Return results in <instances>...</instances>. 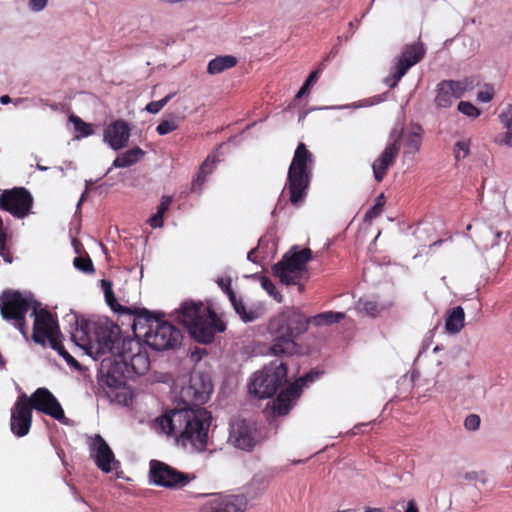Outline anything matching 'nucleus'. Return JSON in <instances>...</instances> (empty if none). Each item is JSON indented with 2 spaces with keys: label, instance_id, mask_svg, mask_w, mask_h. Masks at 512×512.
I'll list each match as a JSON object with an SVG mask.
<instances>
[{
  "label": "nucleus",
  "instance_id": "26",
  "mask_svg": "<svg viewBox=\"0 0 512 512\" xmlns=\"http://www.w3.org/2000/svg\"><path fill=\"white\" fill-rule=\"evenodd\" d=\"M465 326V312L461 306L447 310L445 329L450 334L459 333Z\"/></svg>",
  "mask_w": 512,
  "mask_h": 512
},
{
  "label": "nucleus",
  "instance_id": "24",
  "mask_svg": "<svg viewBox=\"0 0 512 512\" xmlns=\"http://www.w3.org/2000/svg\"><path fill=\"white\" fill-rule=\"evenodd\" d=\"M425 53V48L421 43L406 44L396 63L401 68L400 74H406L412 66L424 58Z\"/></svg>",
  "mask_w": 512,
  "mask_h": 512
},
{
  "label": "nucleus",
  "instance_id": "61",
  "mask_svg": "<svg viewBox=\"0 0 512 512\" xmlns=\"http://www.w3.org/2000/svg\"><path fill=\"white\" fill-rule=\"evenodd\" d=\"M405 512H419L416 503L414 501H409Z\"/></svg>",
  "mask_w": 512,
  "mask_h": 512
},
{
  "label": "nucleus",
  "instance_id": "30",
  "mask_svg": "<svg viewBox=\"0 0 512 512\" xmlns=\"http://www.w3.org/2000/svg\"><path fill=\"white\" fill-rule=\"evenodd\" d=\"M101 285L104 291L105 301L107 305L114 311V312H121L126 314H132L136 317L138 308L131 309L124 307L120 305L114 295L113 289H112V283L109 280L103 279L101 280Z\"/></svg>",
  "mask_w": 512,
  "mask_h": 512
},
{
  "label": "nucleus",
  "instance_id": "4",
  "mask_svg": "<svg viewBox=\"0 0 512 512\" xmlns=\"http://www.w3.org/2000/svg\"><path fill=\"white\" fill-rule=\"evenodd\" d=\"M177 319L186 327L190 336L202 344H210L216 333H222L226 329V324L212 307L202 302L183 303Z\"/></svg>",
  "mask_w": 512,
  "mask_h": 512
},
{
  "label": "nucleus",
  "instance_id": "39",
  "mask_svg": "<svg viewBox=\"0 0 512 512\" xmlns=\"http://www.w3.org/2000/svg\"><path fill=\"white\" fill-rule=\"evenodd\" d=\"M323 69H324V65H323V63H320L319 67L310 73V75L308 76V78L306 79V81L304 82V84L302 85L300 90L298 91V93L296 95L297 98H301L303 95H305L308 92L310 87L314 83H316V81L318 80V77H319L320 73L323 71Z\"/></svg>",
  "mask_w": 512,
  "mask_h": 512
},
{
  "label": "nucleus",
  "instance_id": "45",
  "mask_svg": "<svg viewBox=\"0 0 512 512\" xmlns=\"http://www.w3.org/2000/svg\"><path fill=\"white\" fill-rule=\"evenodd\" d=\"M262 287L267 291V293L271 296H273V298L277 301V302H282L283 300V296L280 292L277 291L275 285L272 283V281L266 277L263 278L262 282Z\"/></svg>",
  "mask_w": 512,
  "mask_h": 512
},
{
  "label": "nucleus",
  "instance_id": "44",
  "mask_svg": "<svg viewBox=\"0 0 512 512\" xmlns=\"http://www.w3.org/2000/svg\"><path fill=\"white\" fill-rule=\"evenodd\" d=\"M401 68L396 64L390 74L385 78L384 82L390 88L397 86L398 82L405 74H400Z\"/></svg>",
  "mask_w": 512,
  "mask_h": 512
},
{
  "label": "nucleus",
  "instance_id": "63",
  "mask_svg": "<svg viewBox=\"0 0 512 512\" xmlns=\"http://www.w3.org/2000/svg\"><path fill=\"white\" fill-rule=\"evenodd\" d=\"M10 102H12V99L10 98V96L3 95V96L0 97V103L5 105V104H8Z\"/></svg>",
  "mask_w": 512,
  "mask_h": 512
},
{
  "label": "nucleus",
  "instance_id": "54",
  "mask_svg": "<svg viewBox=\"0 0 512 512\" xmlns=\"http://www.w3.org/2000/svg\"><path fill=\"white\" fill-rule=\"evenodd\" d=\"M148 223L152 228H160L164 224L163 215L155 213L148 219Z\"/></svg>",
  "mask_w": 512,
  "mask_h": 512
},
{
  "label": "nucleus",
  "instance_id": "32",
  "mask_svg": "<svg viewBox=\"0 0 512 512\" xmlns=\"http://www.w3.org/2000/svg\"><path fill=\"white\" fill-rule=\"evenodd\" d=\"M144 154L145 152L140 147H134L116 157L112 166L115 168H125L132 166L133 164L137 163L144 156Z\"/></svg>",
  "mask_w": 512,
  "mask_h": 512
},
{
  "label": "nucleus",
  "instance_id": "21",
  "mask_svg": "<svg viewBox=\"0 0 512 512\" xmlns=\"http://www.w3.org/2000/svg\"><path fill=\"white\" fill-rule=\"evenodd\" d=\"M90 456L94 459L96 466L103 472L109 473L112 470L111 464L115 456L107 442L100 434H96L89 442Z\"/></svg>",
  "mask_w": 512,
  "mask_h": 512
},
{
  "label": "nucleus",
  "instance_id": "53",
  "mask_svg": "<svg viewBox=\"0 0 512 512\" xmlns=\"http://www.w3.org/2000/svg\"><path fill=\"white\" fill-rule=\"evenodd\" d=\"M208 174H204L201 171H198L196 178L192 182V190H200L203 184L206 181V177Z\"/></svg>",
  "mask_w": 512,
  "mask_h": 512
},
{
  "label": "nucleus",
  "instance_id": "38",
  "mask_svg": "<svg viewBox=\"0 0 512 512\" xmlns=\"http://www.w3.org/2000/svg\"><path fill=\"white\" fill-rule=\"evenodd\" d=\"M471 141L469 139L459 140L454 144L453 154L456 162L465 159L470 154Z\"/></svg>",
  "mask_w": 512,
  "mask_h": 512
},
{
  "label": "nucleus",
  "instance_id": "51",
  "mask_svg": "<svg viewBox=\"0 0 512 512\" xmlns=\"http://www.w3.org/2000/svg\"><path fill=\"white\" fill-rule=\"evenodd\" d=\"M217 284L222 289V291L228 296V298L230 297V293H235L231 287L230 279L219 278L217 280Z\"/></svg>",
  "mask_w": 512,
  "mask_h": 512
},
{
  "label": "nucleus",
  "instance_id": "29",
  "mask_svg": "<svg viewBox=\"0 0 512 512\" xmlns=\"http://www.w3.org/2000/svg\"><path fill=\"white\" fill-rule=\"evenodd\" d=\"M229 300H230L235 312L239 315L241 320L245 323L253 322V321L259 319L263 314V311L260 308L247 310L242 299L238 298L236 293H230Z\"/></svg>",
  "mask_w": 512,
  "mask_h": 512
},
{
  "label": "nucleus",
  "instance_id": "5",
  "mask_svg": "<svg viewBox=\"0 0 512 512\" xmlns=\"http://www.w3.org/2000/svg\"><path fill=\"white\" fill-rule=\"evenodd\" d=\"M132 329L135 335L143 336L146 343L157 351L176 348L183 337L179 328L156 318L146 309L137 310Z\"/></svg>",
  "mask_w": 512,
  "mask_h": 512
},
{
  "label": "nucleus",
  "instance_id": "18",
  "mask_svg": "<svg viewBox=\"0 0 512 512\" xmlns=\"http://www.w3.org/2000/svg\"><path fill=\"white\" fill-rule=\"evenodd\" d=\"M471 84L469 79L442 80L436 86L435 105L439 108H449L453 104V100L461 98Z\"/></svg>",
  "mask_w": 512,
  "mask_h": 512
},
{
  "label": "nucleus",
  "instance_id": "52",
  "mask_svg": "<svg viewBox=\"0 0 512 512\" xmlns=\"http://www.w3.org/2000/svg\"><path fill=\"white\" fill-rule=\"evenodd\" d=\"M208 174H204L201 171H198L196 178L192 182V190H200L203 184L206 181V177Z\"/></svg>",
  "mask_w": 512,
  "mask_h": 512
},
{
  "label": "nucleus",
  "instance_id": "25",
  "mask_svg": "<svg viewBox=\"0 0 512 512\" xmlns=\"http://www.w3.org/2000/svg\"><path fill=\"white\" fill-rule=\"evenodd\" d=\"M125 370L129 372L122 360H115V363L108 369L105 376V384L111 388H120L126 383Z\"/></svg>",
  "mask_w": 512,
  "mask_h": 512
},
{
  "label": "nucleus",
  "instance_id": "37",
  "mask_svg": "<svg viewBox=\"0 0 512 512\" xmlns=\"http://www.w3.org/2000/svg\"><path fill=\"white\" fill-rule=\"evenodd\" d=\"M69 121L73 123L75 131L78 132L77 138L88 137L93 134L91 125L84 122L80 117L71 114L69 116Z\"/></svg>",
  "mask_w": 512,
  "mask_h": 512
},
{
  "label": "nucleus",
  "instance_id": "20",
  "mask_svg": "<svg viewBox=\"0 0 512 512\" xmlns=\"http://www.w3.org/2000/svg\"><path fill=\"white\" fill-rule=\"evenodd\" d=\"M246 506L243 495H221L207 501L200 512H244Z\"/></svg>",
  "mask_w": 512,
  "mask_h": 512
},
{
  "label": "nucleus",
  "instance_id": "33",
  "mask_svg": "<svg viewBox=\"0 0 512 512\" xmlns=\"http://www.w3.org/2000/svg\"><path fill=\"white\" fill-rule=\"evenodd\" d=\"M345 315L342 312L326 311L319 313L315 316L307 317L308 326L313 324L315 326L331 325L339 323L344 319Z\"/></svg>",
  "mask_w": 512,
  "mask_h": 512
},
{
  "label": "nucleus",
  "instance_id": "41",
  "mask_svg": "<svg viewBox=\"0 0 512 512\" xmlns=\"http://www.w3.org/2000/svg\"><path fill=\"white\" fill-rule=\"evenodd\" d=\"M74 266L82 271V272H85V273H92L94 272V267H93V263H92V260L90 259L89 256H86V257H83V256H78L74 259Z\"/></svg>",
  "mask_w": 512,
  "mask_h": 512
},
{
  "label": "nucleus",
  "instance_id": "64",
  "mask_svg": "<svg viewBox=\"0 0 512 512\" xmlns=\"http://www.w3.org/2000/svg\"><path fill=\"white\" fill-rule=\"evenodd\" d=\"M375 203H380L381 204V208L383 209L384 205H385V197H384V194H380L377 198H376V202Z\"/></svg>",
  "mask_w": 512,
  "mask_h": 512
},
{
  "label": "nucleus",
  "instance_id": "48",
  "mask_svg": "<svg viewBox=\"0 0 512 512\" xmlns=\"http://www.w3.org/2000/svg\"><path fill=\"white\" fill-rule=\"evenodd\" d=\"M480 417L477 414H470L465 418L464 426L467 430L475 431L480 426Z\"/></svg>",
  "mask_w": 512,
  "mask_h": 512
},
{
  "label": "nucleus",
  "instance_id": "6",
  "mask_svg": "<svg viewBox=\"0 0 512 512\" xmlns=\"http://www.w3.org/2000/svg\"><path fill=\"white\" fill-rule=\"evenodd\" d=\"M313 165L314 155L304 143L300 142L288 168L285 184L289 201L294 207H300L308 195Z\"/></svg>",
  "mask_w": 512,
  "mask_h": 512
},
{
  "label": "nucleus",
  "instance_id": "9",
  "mask_svg": "<svg viewBox=\"0 0 512 512\" xmlns=\"http://www.w3.org/2000/svg\"><path fill=\"white\" fill-rule=\"evenodd\" d=\"M312 259V250L295 247L285 253L282 259L272 267L273 275L285 285H297L307 273L306 264Z\"/></svg>",
  "mask_w": 512,
  "mask_h": 512
},
{
  "label": "nucleus",
  "instance_id": "58",
  "mask_svg": "<svg viewBox=\"0 0 512 512\" xmlns=\"http://www.w3.org/2000/svg\"><path fill=\"white\" fill-rule=\"evenodd\" d=\"M465 478L467 480H479L481 482H485V478H484V475L483 473H478V472H469V473H466L465 475Z\"/></svg>",
  "mask_w": 512,
  "mask_h": 512
},
{
  "label": "nucleus",
  "instance_id": "28",
  "mask_svg": "<svg viewBox=\"0 0 512 512\" xmlns=\"http://www.w3.org/2000/svg\"><path fill=\"white\" fill-rule=\"evenodd\" d=\"M229 300H230L235 312L239 315L241 320L245 323L253 322V321L259 319L263 314V311L260 308L247 310L242 299L238 298L236 293H230Z\"/></svg>",
  "mask_w": 512,
  "mask_h": 512
},
{
  "label": "nucleus",
  "instance_id": "46",
  "mask_svg": "<svg viewBox=\"0 0 512 512\" xmlns=\"http://www.w3.org/2000/svg\"><path fill=\"white\" fill-rule=\"evenodd\" d=\"M321 375V373L319 371H316V370H311L309 371L308 373L304 374L303 376H301L300 378H298L295 382H293L292 384H298V385H301V389L303 388V386H306L308 383H312L314 382L316 379L319 378V376Z\"/></svg>",
  "mask_w": 512,
  "mask_h": 512
},
{
  "label": "nucleus",
  "instance_id": "2",
  "mask_svg": "<svg viewBox=\"0 0 512 512\" xmlns=\"http://www.w3.org/2000/svg\"><path fill=\"white\" fill-rule=\"evenodd\" d=\"M75 324L71 337L78 346L99 356L110 354L117 357L122 354V341L125 338H121L118 325L107 319L91 321L84 318H77Z\"/></svg>",
  "mask_w": 512,
  "mask_h": 512
},
{
  "label": "nucleus",
  "instance_id": "15",
  "mask_svg": "<svg viewBox=\"0 0 512 512\" xmlns=\"http://www.w3.org/2000/svg\"><path fill=\"white\" fill-rule=\"evenodd\" d=\"M228 443L243 451H252L256 446V428L245 419L231 421Z\"/></svg>",
  "mask_w": 512,
  "mask_h": 512
},
{
  "label": "nucleus",
  "instance_id": "19",
  "mask_svg": "<svg viewBox=\"0 0 512 512\" xmlns=\"http://www.w3.org/2000/svg\"><path fill=\"white\" fill-rule=\"evenodd\" d=\"M401 136L397 134L372 163L373 176L378 183L384 180L399 155Z\"/></svg>",
  "mask_w": 512,
  "mask_h": 512
},
{
  "label": "nucleus",
  "instance_id": "59",
  "mask_svg": "<svg viewBox=\"0 0 512 512\" xmlns=\"http://www.w3.org/2000/svg\"><path fill=\"white\" fill-rule=\"evenodd\" d=\"M501 143L512 147V129H507L503 135V138L501 139Z\"/></svg>",
  "mask_w": 512,
  "mask_h": 512
},
{
  "label": "nucleus",
  "instance_id": "8",
  "mask_svg": "<svg viewBox=\"0 0 512 512\" xmlns=\"http://www.w3.org/2000/svg\"><path fill=\"white\" fill-rule=\"evenodd\" d=\"M34 301L17 290H5L0 295L2 318L12 322L25 338H27L26 314L31 308L33 309Z\"/></svg>",
  "mask_w": 512,
  "mask_h": 512
},
{
  "label": "nucleus",
  "instance_id": "34",
  "mask_svg": "<svg viewBox=\"0 0 512 512\" xmlns=\"http://www.w3.org/2000/svg\"><path fill=\"white\" fill-rule=\"evenodd\" d=\"M0 257L6 264H11L14 261L13 252L11 249L10 237L7 228L4 225L3 219L0 216Z\"/></svg>",
  "mask_w": 512,
  "mask_h": 512
},
{
  "label": "nucleus",
  "instance_id": "13",
  "mask_svg": "<svg viewBox=\"0 0 512 512\" xmlns=\"http://www.w3.org/2000/svg\"><path fill=\"white\" fill-rule=\"evenodd\" d=\"M33 203V196L25 187L5 189L0 194V209L17 219L27 217L31 213Z\"/></svg>",
  "mask_w": 512,
  "mask_h": 512
},
{
  "label": "nucleus",
  "instance_id": "47",
  "mask_svg": "<svg viewBox=\"0 0 512 512\" xmlns=\"http://www.w3.org/2000/svg\"><path fill=\"white\" fill-rule=\"evenodd\" d=\"M500 122L506 129H512V104H509L499 115Z\"/></svg>",
  "mask_w": 512,
  "mask_h": 512
},
{
  "label": "nucleus",
  "instance_id": "1",
  "mask_svg": "<svg viewBox=\"0 0 512 512\" xmlns=\"http://www.w3.org/2000/svg\"><path fill=\"white\" fill-rule=\"evenodd\" d=\"M211 419V413L206 408L178 404L161 418L160 425L183 445L191 444L197 450H204Z\"/></svg>",
  "mask_w": 512,
  "mask_h": 512
},
{
  "label": "nucleus",
  "instance_id": "35",
  "mask_svg": "<svg viewBox=\"0 0 512 512\" xmlns=\"http://www.w3.org/2000/svg\"><path fill=\"white\" fill-rule=\"evenodd\" d=\"M422 145V128L417 126L416 130L407 134L405 139V151L404 155L415 154L418 152Z\"/></svg>",
  "mask_w": 512,
  "mask_h": 512
},
{
  "label": "nucleus",
  "instance_id": "16",
  "mask_svg": "<svg viewBox=\"0 0 512 512\" xmlns=\"http://www.w3.org/2000/svg\"><path fill=\"white\" fill-rule=\"evenodd\" d=\"M28 402V396L22 393L11 409L10 428L17 437L26 436L32 425V410Z\"/></svg>",
  "mask_w": 512,
  "mask_h": 512
},
{
  "label": "nucleus",
  "instance_id": "56",
  "mask_svg": "<svg viewBox=\"0 0 512 512\" xmlns=\"http://www.w3.org/2000/svg\"><path fill=\"white\" fill-rule=\"evenodd\" d=\"M29 5L34 11H41L47 5V0H30Z\"/></svg>",
  "mask_w": 512,
  "mask_h": 512
},
{
  "label": "nucleus",
  "instance_id": "31",
  "mask_svg": "<svg viewBox=\"0 0 512 512\" xmlns=\"http://www.w3.org/2000/svg\"><path fill=\"white\" fill-rule=\"evenodd\" d=\"M237 62V58L232 55L217 56L209 61L207 72L211 75L219 74L235 67Z\"/></svg>",
  "mask_w": 512,
  "mask_h": 512
},
{
  "label": "nucleus",
  "instance_id": "57",
  "mask_svg": "<svg viewBox=\"0 0 512 512\" xmlns=\"http://www.w3.org/2000/svg\"><path fill=\"white\" fill-rule=\"evenodd\" d=\"M477 99L481 102H490L493 99V92L489 90L479 91Z\"/></svg>",
  "mask_w": 512,
  "mask_h": 512
},
{
  "label": "nucleus",
  "instance_id": "40",
  "mask_svg": "<svg viewBox=\"0 0 512 512\" xmlns=\"http://www.w3.org/2000/svg\"><path fill=\"white\" fill-rule=\"evenodd\" d=\"M458 110L462 114H464L470 118H477L481 114V111L475 105H473L471 102H468V101L459 102Z\"/></svg>",
  "mask_w": 512,
  "mask_h": 512
},
{
  "label": "nucleus",
  "instance_id": "55",
  "mask_svg": "<svg viewBox=\"0 0 512 512\" xmlns=\"http://www.w3.org/2000/svg\"><path fill=\"white\" fill-rule=\"evenodd\" d=\"M171 202H172V198L170 196H163L160 204L157 206V213L162 214L164 216V214L168 210Z\"/></svg>",
  "mask_w": 512,
  "mask_h": 512
},
{
  "label": "nucleus",
  "instance_id": "14",
  "mask_svg": "<svg viewBox=\"0 0 512 512\" xmlns=\"http://www.w3.org/2000/svg\"><path fill=\"white\" fill-rule=\"evenodd\" d=\"M122 354L116 358L121 359L133 373L137 375L145 374L150 368V359L146 351H142L141 344L131 338L122 341Z\"/></svg>",
  "mask_w": 512,
  "mask_h": 512
},
{
  "label": "nucleus",
  "instance_id": "50",
  "mask_svg": "<svg viewBox=\"0 0 512 512\" xmlns=\"http://www.w3.org/2000/svg\"><path fill=\"white\" fill-rule=\"evenodd\" d=\"M383 209L381 208L380 203H375L370 209H368L364 215L365 222H371L373 219L378 217L382 213Z\"/></svg>",
  "mask_w": 512,
  "mask_h": 512
},
{
  "label": "nucleus",
  "instance_id": "12",
  "mask_svg": "<svg viewBox=\"0 0 512 512\" xmlns=\"http://www.w3.org/2000/svg\"><path fill=\"white\" fill-rule=\"evenodd\" d=\"M149 479L160 487L181 489L195 479V475L181 472L165 462L151 460L149 463Z\"/></svg>",
  "mask_w": 512,
  "mask_h": 512
},
{
  "label": "nucleus",
  "instance_id": "42",
  "mask_svg": "<svg viewBox=\"0 0 512 512\" xmlns=\"http://www.w3.org/2000/svg\"><path fill=\"white\" fill-rule=\"evenodd\" d=\"M173 96H174V94H168L161 100L151 101L150 103H148L146 105V108H145L146 111H148L149 113H152V114L158 113L170 101V99Z\"/></svg>",
  "mask_w": 512,
  "mask_h": 512
},
{
  "label": "nucleus",
  "instance_id": "22",
  "mask_svg": "<svg viewBox=\"0 0 512 512\" xmlns=\"http://www.w3.org/2000/svg\"><path fill=\"white\" fill-rule=\"evenodd\" d=\"M131 136V127L123 119L111 122L104 130L103 140L113 150H120L128 145Z\"/></svg>",
  "mask_w": 512,
  "mask_h": 512
},
{
  "label": "nucleus",
  "instance_id": "3",
  "mask_svg": "<svg viewBox=\"0 0 512 512\" xmlns=\"http://www.w3.org/2000/svg\"><path fill=\"white\" fill-rule=\"evenodd\" d=\"M308 330L306 315L295 308H285L267 323L271 338L270 354L276 357L295 354L299 345L297 339Z\"/></svg>",
  "mask_w": 512,
  "mask_h": 512
},
{
  "label": "nucleus",
  "instance_id": "60",
  "mask_svg": "<svg viewBox=\"0 0 512 512\" xmlns=\"http://www.w3.org/2000/svg\"><path fill=\"white\" fill-rule=\"evenodd\" d=\"M502 235H503V232H502V231H498V230H497V231H494V232H493V238H492V240H491L490 245H491V246L498 245V244H499V242H500V238L502 237Z\"/></svg>",
  "mask_w": 512,
  "mask_h": 512
},
{
  "label": "nucleus",
  "instance_id": "17",
  "mask_svg": "<svg viewBox=\"0 0 512 512\" xmlns=\"http://www.w3.org/2000/svg\"><path fill=\"white\" fill-rule=\"evenodd\" d=\"M28 401V405H31V410L35 409L58 421H62L65 418L62 406L47 388H37L32 395L28 397Z\"/></svg>",
  "mask_w": 512,
  "mask_h": 512
},
{
  "label": "nucleus",
  "instance_id": "43",
  "mask_svg": "<svg viewBox=\"0 0 512 512\" xmlns=\"http://www.w3.org/2000/svg\"><path fill=\"white\" fill-rule=\"evenodd\" d=\"M178 128V124L174 119L162 120L156 127V131L159 135H166L175 131Z\"/></svg>",
  "mask_w": 512,
  "mask_h": 512
},
{
  "label": "nucleus",
  "instance_id": "10",
  "mask_svg": "<svg viewBox=\"0 0 512 512\" xmlns=\"http://www.w3.org/2000/svg\"><path fill=\"white\" fill-rule=\"evenodd\" d=\"M287 381V366L274 362L254 373L249 383V392L260 399L272 397L279 387Z\"/></svg>",
  "mask_w": 512,
  "mask_h": 512
},
{
  "label": "nucleus",
  "instance_id": "49",
  "mask_svg": "<svg viewBox=\"0 0 512 512\" xmlns=\"http://www.w3.org/2000/svg\"><path fill=\"white\" fill-rule=\"evenodd\" d=\"M217 162V158L215 155H208L205 161L200 165L199 171L204 174H211L213 171V166Z\"/></svg>",
  "mask_w": 512,
  "mask_h": 512
},
{
  "label": "nucleus",
  "instance_id": "62",
  "mask_svg": "<svg viewBox=\"0 0 512 512\" xmlns=\"http://www.w3.org/2000/svg\"><path fill=\"white\" fill-rule=\"evenodd\" d=\"M337 54L336 49H332L330 53L325 57V59L321 62L325 66V62L328 61L330 58L334 57Z\"/></svg>",
  "mask_w": 512,
  "mask_h": 512
},
{
  "label": "nucleus",
  "instance_id": "7",
  "mask_svg": "<svg viewBox=\"0 0 512 512\" xmlns=\"http://www.w3.org/2000/svg\"><path fill=\"white\" fill-rule=\"evenodd\" d=\"M31 316L34 317L32 340L44 347L48 342L50 347L57 351L70 366L80 368L79 362L69 354L62 344V334L58 322L51 312L40 308V303L34 301Z\"/></svg>",
  "mask_w": 512,
  "mask_h": 512
},
{
  "label": "nucleus",
  "instance_id": "27",
  "mask_svg": "<svg viewBox=\"0 0 512 512\" xmlns=\"http://www.w3.org/2000/svg\"><path fill=\"white\" fill-rule=\"evenodd\" d=\"M229 300H230L235 312L239 315L241 320L245 323L253 322V321L259 319L263 314V311L260 308L247 310L242 299L238 298L236 293H230Z\"/></svg>",
  "mask_w": 512,
  "mask_h": 512
},
{
  "label": "nucleus",
  "instance_id": "11",
  "mask_svg": "<svg viewBox=\"0 0 512 512\" xmlns=\"http://www.w3.org/2000/svg\"><path fill=\"white\" fill-rule=\"evenodd\" d=\"M213 392V383L208 374L203 372H194L189 380V384L180 391L179 405L190 406L194 408L201 407L209 401Z\"/></svg>",
  "mask_w": 512,
  "mask_h": 512
},
{
  "label": "nucleus",
  "instance_id": "23",
  "mask_svg": "<svg viewBox=\"0 0 512 512\" xmlns=\"http://www.w3.org/2000/svg\"><path fill=\"white\" fill-rule=\"evenodd\" d=\"M300 395L301 385L290 384L282 390L273 401V413L277 416L287 415Z\"/></svg>",
  "mask_w": 512,
  "mask_h": 512
},
{
  "label": "nucleus",
  "instance_id": "36",
  "mask_svg": "<svg viewBox=\"0 0 512 512\" xmlns=\"http://www.w3.org/2000/svg\"><path fill=\"white\" fill-rule=\"evenodd\" d=\"M358 306L361 311L372 317L378 316L384 310L383 305L379 304L376 300L368 298H361Z\"/></svg>",
  "mask_w": 512,
  "mask_h": 512
}]
</instances>
